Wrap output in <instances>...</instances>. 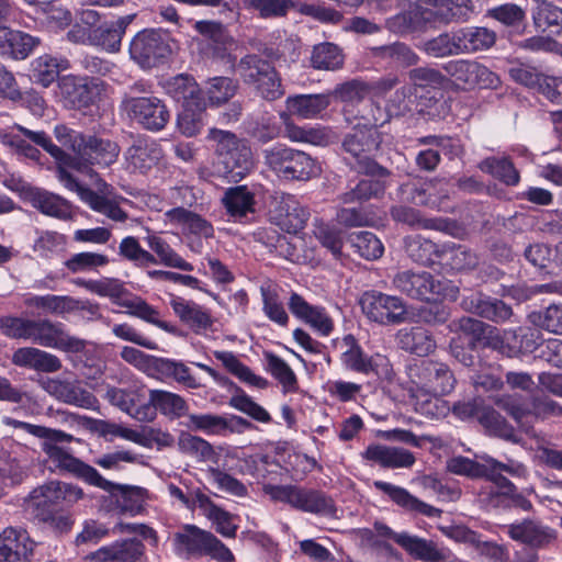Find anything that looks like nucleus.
<instances>
[{"label": "nucleus", "instance_id": "1", "mask_svg": "<svg viewBox=\"0 0 562 562\" xmlns=\"http://www.w3.org/2000/svg\"><path fill=\"white\" fill-rule=\"evenodd\" d=\"M54 135L63 147L72 153L65 151L60 161L80 172H89L92 165L108 167L116 161L120 154L115 142L95 135L85 136L64 124L55 126Z\"/></svg>", "mask_w": 562, "mask_h": 562}, {"label": "nucleus", "instance_id": "2", "mask_svg": "<svg viewBox=\"0 0 562 562\" xmlns=\"http://www.w3.org/2000/svg\"><path fill=\"white\" fill-rule=\"evenodd\" d=\"M407 374L411 382L430 398L416 402V411L426 416H437L440 396L451 393L456 386V378L448 364L424 359L408 366Z\"/></svg>", "mask_w": 562, "mask_h": 562}, {"label": "nucleus", "instance_id": "3", "mask_svg": "<svg viewBox=\"0 0 562 562\" xmlns=\"http://www.w3.org/2000/svg\"><path fill=\"white\" fill-rule=\"evenodd\" d=\"M380 144L381 137L374 126H357L342 139L344 161L357 173L390 176L391 171L375 160Z\"/></svg>", "mask_w": 562, "mask_h": 562}, {"label": "nucleus", "instance_id": "4", "mask_svg": "<svg viewBox=\"0 0 562 562\" xmlns=\"http://www.w3.org/2000/svg\"><path fill=\"white\" fill-rule=\"evenodd\" d=\"M214 154L224 165L225 172L235 181L241 180L252 168L250 146L233 132L212 127L205 136Z\"/></svg>", "mask_w": 562, "mask_h": 562}, {"label": "nucleus", "instance_id": "5", "mask_svg": "<svg viewBox=\"0 0 562 562\" xmlns=\"http://www.w3.org/2000/svg\"><path fill=\"white\" fill-rule=\"evenodd\" d=\"M262 155L265 165L282 180L308 181L321 173L318 162L311 155L285 145H274Z\"/></svg>", "mask_w": 562, "mask_h": 562}, {"label": "nucleus", "instance_id": "6", "mask_svg": "<svg viewBox=\"0 0 562 562\" xmlns=\"http://www.w3.org/2000/svg\"><path fill=\"white\" fill-rule=\"evenodd\" d=\"M235 72L245 85L252 86L266 100L283 95L281 78L271 61L258 54H247L235 65Z\"/></svg>", "mask_w": 562, "mask_h": 562}, {"label": "nucleus", "instance_id": "7", "mask_svg": "<svg viewBox=\"0 0 562 562\" xmlns=\"http://www.w3.org/2000/svg\"><path fill=\"white\" fill-rule=\"evenodd\" d=\"M65 436L66 438L58 439H53L52 436L42 442V450L45 452L48 459L55 463L57 468L72 473L86 483L99 487L103 491H112V488L115 486L113 482L104 479L97 471V469L75 458L64 448L58 446L60 442H70L74 439L72 435L70 434L65 432Z\"/></svg>", "mask_w": 562, "mask_h": 562}, {"label": "nucleus", "instance_id": "8", "mask_svg": "<svg viewBox=\"0 0 562 562\" xmlns=\"http://www.w3.org/2000/svg\"><path fill=\"white\" fill-rule=\"evenodd\" d=\"M269 494L276 501L288 503L303 512L334 516L336 506L334 499L317 490L301 488L292 485L270 486Z\"/></svg>", "mask_w": 562, "mask_h": 562}, {"label": "nucleus", "instance_id": "9", "mask_svg": "<svg viewBox=\"0 0 562 562\" xmlns=\"http://www.w3.org/2000/svg\"><path fill=\"white\" fill-rule=\"evenodd\" d=\"M446 74L463 90L497 89L499 77L474 59H454L443 65Z\"/></svg>", "mask_w": 562, "mask_h": 562}, {"label": "nucleus", "instance_id": "10", "mask_svg": "<svg viewBox=\"0 0 562 562\" xmlns=\"http://www.w3.org/2000/svg\"><path fill=\"white\" fill-rule=\"evenodd\" d=\"M30 340L66 352H80L86 348L83 339L69 335L63 323L48 318L33 319Z\"/></svg>", "mask_w": 562, "mask_h": 562}, {"label": "nucleus", "instance_id": "11", "mask_svg": "<svg viewBox=\"0 0 562 562\" xmlns=\"http://www.w3.org/2000/svg\"><path fill=\"white\" fill-rule=\"evenodd\" d=\"M360 305L369 319L381 325L401 324L406 319V307L397 296L367 291L360 299Z\"/></svg>", "mask_w": 562, "mask_h": 562}, {"label": "nucleus", "instance_id": "12", "mask_svg": "<svg viewBox=\"0 0 562 562\" xmlns=\"http://www.w3.org/2000/svg\"><path fill=\"white\" fill-rule=\"evenodd\" d=\"M454 326L461 330L462 334L457 335L450 340V353L464 367H472L475 364L476 357L474 351L477 342L491 326L472 317H461L454 323Z\"/></svg>", "mask_w": 562, "mask_h": 562}, {"label": "nucleus", "instance_id": "13", "mask_svg": "<svg viewBox=\"0 0 562 562\" xmlns=\"http://www.w3.org/2000/svg\"><path fill=\"white\" fill-rule=\"evenodd\" d=\"M269 218L282 231L296 234L305 227L310 218V211L293 194L280 193L272 196Z\"/></svg>", "mask_w": 562, "mask_h": 562}, {"label": "nucleus", "instance_id": "14", "mask_svg": "<svg viewBox=\"0 0 562 562\" xmlns=\"http://www.w3.org/2000/svg\"><path fill=\"white\" fill-rule=\"evenodd\" d=\"M393 286L401 293L416 300L430 301L443 295L446 285L427 271L405 270L397 272L393 280Z\"/></svg>", "mask_w": 562, "mask_h": 562}, {"label": "nucleus", "instance_id": "15", "mask_svg": "<svg viewBox=\"0 0 562 562\" xmlns=\"http://www.w3.org/2000/svg\"><path fill=\"white\" fill-rule=\"evenodd\" d=\"M60 95L74 109H83L94 104L104 91L103 81L92 78L65 76L58 82Z\"/></svg>", "mask_w": 562, "mask_h": 562}, {"label": "nucleus", "instance_id": "16", "mask_svg": "<svg viewBox=\"0 0 562 562\" xmlns=\"http://www.w3.org/2000/svg\"><path fill=\"white\" fill-rule=\"evenodd\" d=\"M36 548L25 530L7 528L0 535V562H33Z\"/></svg>", "mask_w": 562, "mask_h": 562}, {"label": "nucleus", "instance_id": "17", "mask_svg": "<svg viewBox=\"0 0 562 562\" xmlns=\"http://www.w3.org/2000/svg\"><path fill=\"white\" fill-rule=\"evenodd\" d=\"M461 306L464 311L493 323H504L513 316L512 306L482 292L464 296Z\"/></svg>", "mask_w": 562, "mask_h": 562}, {"label": "nucleus", "instance_id": "18", "mask_svg": "<svg viewBox=\"0 0 562 562\" xmlns=\"http://www.w3.org/2000/svg\"><path fill=\"white\" fill-rule=\"evenodd\" d=\"M508 536L532 549H546L557 540V531L540 521L524 519L507 527Z\"/></svg>", "mask_w": 562, "mask_h": 562}, {"label": "nucleus", "instance_id": "19", "mask_svg": "<svg viewBox=\"0 0 562 562\" xmlns=\"http://www.w3.org/2000/svg\"><path fill=\"white\" fill-rule=\"evenodd\" d=\"M44 389L56 400L66 404L86 409L98 408V398L91 392L83 389L78 381L48 379L44 383Z\"/></svg>", "mask_w": 562, "mask_h": 562}, {"label": "nucleus", "instance_id": "20", "mask_svg": "<svg viewBox=\"0 0 562 562\" xmlns=\"http://www.w3.org/2000/svg\"><path fill=\"white\" fill-rule=\"evenodd\" d=\"M166 92L178 102H182L184 108H195L198 111L205 109V99L203 91L189 74H179L167 79L164 82Z\"/></svg>", "mask_w": 562, "mask_h": 562}, {"label": "nucleus", "instance_id": "21", "mask_svg": "<svg viewBox=\"0 0 562 562\" xmlns=\"http://www.w3.org/2000/svg\"><path fill=\"white\" fill-rule=\"evenodd\" d=\"M159 411L162 415L171 419L187 415L188 405L178 394L162 391H149V402L143 405V420L151 422Z\"/></svg>", "mask_w": 562, "mask_h": 562}, {"label": "nucleus", "instance_id": "22", "mask_svg": "<svg viewBox=\"0 0 562 562\" xmlns=\"http://www.w3.org/2000/svg\"><path fill=\"white\" fill-rule=\"evenodd\" d=\"M41 43L38 37L0 25V57L23 60Z\"/></svg>", "mask_w": 562, "mask_h": 562}, {"label": "nucleus", "instance_id": "23", "mask_svg": "<svg viewBox=\"0 0 562 562\" xmlns=\"http://www.w3.org/2000/svg\"><path fill=\"white\" fill-rule=\"evenodd\" d=\"M72 283L100 296H109L115 300L120 305L126 306L128 313L140 316V303L125 297V289L117 279L102 278L99 280H86L77 278L72 280Z\"/></svg>", "mask_w": 562, "mask_h": 562}, {"label": "nucleus", "instance_id": "24", "mask_svg": "<svg viewBox=\"0 0 562 562\" xmlns=\"http://www.w3.org/2000/svg\"><path fill=\"white\" fill-rule=\"evenodd\" d=\"M390 216L394 222L406 225L413 229L450 232L454 227V223L448 218H425L419 210L405 204L392 205L390 207Z\"/></svg>", "mask_w": 562, "mask_h": 562}, {"label": "nucleus", "instance_id": "25", "mask_svg": "<svg viewBox=\"0 0 562 562\" xmlns=\"http://www.w3.org/2000/svg\"><path fill=\"white\" fill-rule=\"evenodd\" d=\"M289 310L297 318L304 321L323 336H328L334 329L333 319L325 310L311 305L300 294L292 293L289 300Z\"/></svg>", "mask_w": 562, "mask_h": 562}, {"label": "nucleus", "instance_id": "26", "mask_svg": "<svg viewBox=\"0 0 562 562\" xmlns=\"http://www.w3.org/2000/svg\"><path fill=\"white\" fill-rule=\"evenodd\" d=\"M171 46L166 33L157 30H143V69L158 67L167 63Z\"/></svg>", "mask_w": 562, "mask_h": 562}, {"label": "nucleus", "instance_id": "27", "mask_svg": "<svg viewBox=\"0 0 562 562\" xmlns=\"http://www.w3.org/2000/svg\"><path fill=\"white\" fill-rule=\"evenodd\" d=\"M212 532L203 530L194 525H184L175 533V551L181 557L204 555Z\"/></svg>", "mask_w": 562, "mask_h": 562}, {"label": "nucleus", "instance_id": "28", "mask_svg": "<svg viewBox=\"0 0 562 562\" xmlns=\"http://www.w3.org/2000/svg\"><path fill=\"white\" fill-rule=\"evenodd\" d=\"M373 485L376 490L386 494L395 504L406 510L422 514L427 517H440L442 513L441 509L418 499L403 487L383 481H375Z\"/></svg>", "mask_w": 562, "mask_h": 562}, {"label": "nucleus", "instance_id": "29", "mask_svg": "<svg viewBox=\"0 0 562 562\" xmlns=\"http://www.w3.org/2000/svg\"><path fill=\"white\" fill-rule=\"evenodd\" d=\"M362 457L387 469L411 468L415 463V457L411 451L383 445L368 446Z\"/></svg>", "mask_w": 562, "mask_h": 562}, {"label": "nucleus", "instance_id": "30", "mask_svg": "<svg viewBox=\"0 0 562 562\" xmlns=\"http://www.w3.org/2000/svg\"><path fill=\"white\" fill-rule=\"evenodd\" d=\"M435 19V12L419 4L411 5L407 10L387 20V27L397 34L419 31Z\"/></svg>", "mask_w": 562, "mask_h": 562}, {"label": "nucleus", "instance_id": "31", "mask_svg": "<svg viewBox=\"0 0 562 562\" xmlns=\"http://www.w3.org/2000/svg\"><path fill=\"white\" fill-rule=\"evenodd\" d=\"M12 362L19 367L47 373L56 372L61 368V361L57 356L35 347L16 349L13 352Z\"/></svg>", "mask_w": 562, "mask_h": 562}, {"label": "nucleus", "instance_id": "32", "mask_svg": "<svg viewBox=\"0 0 562 562\" xmlns=\"http://www.w3.org/2000/svg\"><path fill=\"white\" fill-rule=\"evenodd\" d=\"M331 102L330 93L296 94L285 101L290 114L304 120L318 117Z\"/></svg>", "mask_w": 562, "mask_h": 562}, {"label": "nucleus", "instance_id": "33", "mask_svg": "<svg viewBox=\"0 0 562 562\" xmlns=\"http://www.w3.org/2000/svg\"><path fill=\"white\" fill-rule=\"evenodd\" d=\"M342 341L347 349L341 355V362L348 370L366 375L376 373L379 355H367L352 335L345 336Z\"/></svg>", "mask_w": 562, "mask_h": 562}, {"label": "nucleus", "instance_id": "34", "mask_svg": "<svg viewBox=\"0 0 562 562\" xmlns=\"http://www.w3.org/2000/svg\"><path fill=\"white\" fill-rule=\"evenodd\" d=\"M371 179H361L353 187L338 195V200L342 204H362L371 199L383 196L389 176H370Z\"/></svg>", "mask_w": 562, "mask_h": 562}, {"label": "nucleus", "instance_id": "35", "mask_svg": "<svg viewBox=\"0 0 562 562\" xmlns=\"http://www.w3.org/2000/svg\"><path fill=\"white\" fill-rule=\"evenodd\" d=\"M31 67L33 81L47 88L59 77L61 71L70 68V63L65 57L44 54L36 57Z\"/></svg>", "mask_w": 562, "mask_h": 562}, {"label": "nucleus", "instance_id": "36", "mask_svg": "<svg viewBox=\"0 0 562 562\" xmlns=\"http://www.w3.org/2000/svg\"><path fill=\"white\" fill-rule=\"evenodd\" d=\"M396 339L401 349L419 357H426L436 349L435 338L423 327L403 328Z\"/></svg>", "mask_w": 562, "mask_h": 562}, {"label": "nucleus", "instance_id": "37", "mask_svg": "<svg viewBox=\"0 0 562 562\" xmlns=\"http://www.w3.org/2000/svg\"><path fill=\"white\" fill-rule=\"evenodd\" d=\"M140 557V541L137 538L117 541L90 554L97 562H136Z\"/></svg>", "mask_w": 562, "mask_h": 562}, {"label": "nucleus", "instance_id": "38", "mask_svg": "<svg viewBox=\"0 0 562 562\" xmlns=\"http://www.w3.org/2000/svg\"><path fill=\"white\" fill-rule=\"evenodd\" d=\"M23 303L29 308L61 315L80 308V301L68 295H26Z\"/></svg>", "mask_w": 562, "mask_h": 562}, {"label": "nucleus", "instance_id": "39", "mask_svg": "<svg viewBox=\"0 0 562 562\" xmlns=\"http://www.w3.org/2000/svg\"><path fill=\"white\" fill-rule=\"evenodd\" d=\"M222 202L229 216L239 222L255 212V194L246 186L228 188Z\"/></svg>", "mask_w": 562, "mask_h": 562}, {"label": "nucleus", "instance_id": "40", "mask_svg": "<svg viewBox=\"0 0 562 562\" xmlns=\"http://www.w3.org/2000/svg\"><path fill=\"white\" fill-rule=\"evenodd\" d=\"M397 544L415 559L425 562H445L447 558L446 552L439 549L434 541L407 532L405 536L398 537Z\"/></svg>", "mask_w": 562, "mask_h": 562}, {"label": "nucleus", "instance_id": "41", "mask_svg": "<svg viewBox=\"0 0 562 562\" xmlns=\"http://www.w3.org/2000/svg\"><path fill=\"white\" fill-rule=\"evenodd\" d=\"M507 340L510 344L508 349L512 350V358H517L536 351L542 344V335L535 326H520L507 329Z\"/></svg>", "mask_w": 562, "mask_h": 562}, {"label": "nucleus", "instance_id": "42", "mask_svg": "<svg viewBox=\"0 0 562 562\" xmlns=\"http://www.w3.org/2000/svg\"><path fill=\"white\" fill-rule=\"evenodd\" d=\"M32 205L43 214L67 220L71 217L70 204L57 194L35 189L30 192Z\"/></svg>", "mask_w": 562, "mask_h": 562}, {"label": "nucleus", "instance_id": "43", "mask_svg": "<svg viewBox=\"0 0 562 562\" xmlns=\"http://www.w3.org/2000/svg\"><path fill=\"white\" fill-rule=\"evenodd\" d=\"M477 167L482 172L492 176L506 186H516L519 183V171L507 156L486 157L480 161Z\"/></svg>", "mask_w": 562, "mask_h": 562}, {"label": "nucleus", "instance_id": "44", "mask_svg": "<svg viewBox=\"0 0 562 562\" xmlns=\"http://www.w3.org/2000/svg\"><path fill=\"white\" fill-rule=\"evenodd\" d=\"M404 246L408 258L418 265L431 266L436 259L440 260L441 246L420 235L406 237Z\"/></svg>", "mask_w": 562, "mask_h": 562}, {"label": "nucleus", "instance_id": "45", "mask_svg": "<svg viewBox=\"0 0 562 562\" xmlns=\"http://www.w3.org/2000/svg\"><path fill=\"white\" fill-rule=\"evenodd\" d=\"M345 55L342 49L330 42H324L313 47L311 65L314 69L335 71L342 68Z\"/></svg>", "mask_w": 562, "mask_h": 562}, {"label": "nucleus", "instance_id": "46", "mask_svg": "<svg viewBox=\"0 0 562 562\" xmlns=\"http://www.w3.org/2000/svg\"><path fill=\"white\" fill-rule=\"evenodd\" d=\"M461 54L484 50L494 45L496 35L486 27H464L458 30Z\"/></svg>", "mask_w": 562, "mask_h": 562}, {"label": "nucleus", "instance_id": "47", "mask_svg": "<svg viewBox=\"0 0 562 562\" xmlns=\"http://www.w3.org/2000/svg\"><path fill=\"white\" fill-rule=\"evenodd\" d=\"M166 216L170 222L183 225L194 235H199L204 238H211L214 235V228L210 222L184 207L171 209L166 212Z\"/></svg>", "mask_w": 562, "mask_h": 562}, {"label": "nucleus", "instance_id": "48", "mask_svg": "<svg viewBox=\"0 0 562 562\" xmlns=\"http://www.w3.org/2000/svg\"><path fill=\"white\" fill-rule=\"evenodd\" d=\"M178 448L181 453L190 456L199 462H215L217 460V454L207 440L186 431L179 435Z\"/></svg>", "mask_w": 562, "mask_h": 562}, {"label": "nucleus", "instance_id": "49", "mask_svg": "<svg viewBox=\"0 0 562 562\" xmlns=\"http://www.w3.org/2000/svg\"><path fill=\"white\" fill-rule=\"evenodd\" d=\"M424 52L435 58L461 55L458 31L443 32L424 42Z\"/></svg>", "mask_w": 562, "mask_h": 562}, {"label": "nucleus", "instance_id": "50", "mask_svg": "<svg viewBox=\"0 0 562 562\" xmlns=\"http://www.w3.org/2000/svg\"><path fill=\"white\" fill-rule=\"evenodd\" d=\"M170 304L180 319L189 326L206 328L211 325V316L196 303L177 296Z\"/></svg>", "mask_w": 562, "mask_h": 562}, {"label": "nucleus", "instance_id": "51", "mask_svg": "<svg viewBox=\"0 0 562 562\" xmlns=\"http://www.w3.org/2000/svg\"><path fill=\"white\" fill-rule=\"evenodd\" d=\"M440 260L453 270L474 269L479 265V257L471 249L462 245H442Z\"/></svg>", "mask_w": 562, "mask_h": 562}, {"label": "nucleus", "instance_id": "52", "mask_svg": "<svg viewBox=\"0 0 562 562\" xmlns=\"http://www.w3.org/2000/svg\"><path fill=\"white\" fill-rule=\"evenodd\" d=\"M281 119L284 123V136L291 142L308 143L312 145H324L327 143L328 134L325 128L297 126L290 120L286 113H282Z\"/></svg>", "mask_w": 562, "mask_h": 562}, {"label": "nucleus", "instance_id": "53", "mask_svg": "<svg viewBox=\"0 0 562 562\" xmlns=\"http://www.w3.org/2000/svg\"><path fill=\"white\" fill-rule=\"evenodd\" d=\"M239 85L229 77H214L207 80L205 95L212 106H221L235 97Z\"/></svg>", "mask_w": 562, "mask_h": 562}, {"label": "nucleus", "instance_id": "54", "mask_svg": "<svg viewBox=\"0 0 562 562\" xmlns=\"http://www.w3.org/2000/svg\"><path fill=\"white\" fill-rule=\"evenodd\" d=\"M214 357L220 360L223 366L240 381L259 389H265L268 385V381L261 376H258L251 372V370L241 363L238 358L229 351H214Z\"/></svg>", "mask_w": 562, "mask_h": 562}, {"label": "nucleus", "instance_id": "55", "mask_svg": "<svg viewBox=\"0 0 562 562\" xmlns=\"http://www.w3.org/2000/svg\"><path fill=\"white\" fill-rule=\"evenodd\" d=\"M348 241L355 252L367 260L379 259L384 251L381 240L371 232L361 231L349 235Z\"/></svg>", "mask_w": 562, "mask_h": 562}, {"label": "nucleus", "instance_id": "56", "mask_svg": "<svg viewBox=\"0 0 562 562\" xmlns=\"http://www.w3.org/2000/svg\"><path fill=\"white\" fill-rule=\"evenodd\" d=\"M533 24L541 32L559 34L562 31V9L552 3H540L532 12Z\"/></svg>", "mask_w": 562, "mask_h": 562}, {"label": "nucleus", "instance_id": "57", "mask_svg": "<svg viewBox=\"0 0 562 562\" xmlns=\"http://www.w3.org/2000/svg\"><path fill=\"white\" fill-rule=\"evenodd\" d=\"M170 114L161 100L143 98V127L149 131H160L169 121Z\"/></svg>", "mask_w": 562, "mask_h": 562}, {"label": "nucleus", "instance_id": "58", "mask_svg": "<svg viewBox=\"0 0 562 562\" xmlns=\"http://www.w3.org/2000/svg\"><path fill=\"white\" fill-rule=\"evenodd\" d=\"M243 3L262 19L283 18L291 9L297 8L294 0H243Z\"/></svg>", "mask_w": 562, "mask_h": 562}, {"label": "nucleus", "instance_id": "59", "mask_svg": "<svg viewBox=\"0 0 562 562\" xmlns=\"http://www.w3.org/2000/svg\"><path fill=\"white\" fill-rule=\"evenodd\" d=\"M61 504L59 497V482L44 484L30 494V506L33 513L50 512L55 506Z\"/></svg>", "mask_w": 562, "mask_h": 562}, {"label": "nucleus", "instance_id": "60", "mask_svg": "<svg viewBox=\"0 0 562 562\" xmlns=\"http://www.w3.org/2000/svg\"><path fill=\"white\" fill-rule=\"evenodd\" d=\"M528 319L539 330L562 335V305L552 304L544 311L532 312Z\"/></svg>", "mask_w": 562, "mask_h": 562}, {"label": "nucleus", "instance_id": "61", "mask_svg": "<svg viewBox=\"0 0 562 562\" xmlns=\"http://www.w3.org/2000/svg\"><path fill=\"white\" fill-rule=\"evenodd\" d=\"M445 179L434 178L422 184L404 183L400 187L398 191L402 194V200L415 205H430V190L437 189V186L443 182Z\"/></svg>", "mask_w": 562, "mask_h": 562}, {"label": "nucleus", "instance_id": "62", "mask_svg": "<svg viewBox=\"0 0 562 562\" xmlns=\"http://www.w3.org/2000/svg\"><path fill=\"white\" fill-rule=\"evenodd\" d=\"M90 45L100 47L109 53L120 50L122 37L120 30H115L111 23H104L90 29Z\"/></svg>", "mask_w": 562, "mask_h": 562}, {"label": "nucleus", "instance_id": "63", "mask_svg": "<svg viewBox=\"0 0 562 562\" xmlns=\"http://www.w3.org/2000/svg\"><path fill=\"white\" fill-rule=\"evenodd\" d=\"M480 424L486 428L491 434L512 440L515 438V429L507 420L494 408L484 407L479 415Z\"/></svg>", "mask_w": 562, "mask_h": 562}, {"label": "nucleus", "instance_id": "64", "mask_svg": "<svg viewBox=\"0 0 562 562\" xmlns=\"http://www.w3.org/2000/svg\"><path fill=\"white\" fill-rule=\"evenodd\" d=\"M148 245L150 249L159 257L160 262L164 265L184 271L193 270V266L187 262L181 256L171 249V247L160 237L149 236Z\"/></svg>", "mask_w": 562, "mask_h": 562}]
</instances>
